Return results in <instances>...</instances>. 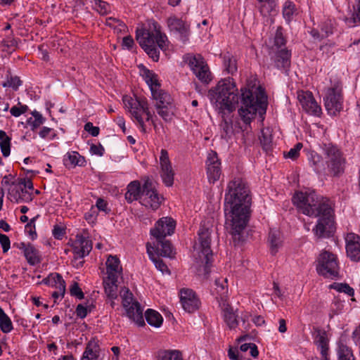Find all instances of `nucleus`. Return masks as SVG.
Returning a JSON list of instances; mask_svg holds the SVG:
<instances>
[{"instance_id":"53","label":"nucleus","mask_w":360,"mask_h":360,"mask_svg":"<svg viewBox=\"0 0 360 360\" xmlns=\"http://www.w3.org/2000/svg\"><path fill=\"white\" fill-rule=\"evenodd\" d=\"M105 25L110 27H112L115 32L119 33L124 31L126 28L125 25L119 19L109 17L105 19Z\"/></svg>"},{"instance_id":"43","label":"nucleus","mask_w":360,"mask_h":360,"mask_svg":"<svg viewBox=\"0 0 360 360\" xmlns=\"http://www.w3.org/2000/svg\"><path fill=\"white\" fill-rule=\"evenodd\" d=\"M142 76L147 84L149 86L150 91H152V89L154 90L155 89L160 87V84L158 82L157 75L153 71L147 68H143Z\"/></svg>"},{"instance_id":"49","label":"nucleus","mask_w":360,"mask_h":360,"mask_svg":"<svg viewBox=\"0 0 360 360\" xmlns=\"http://www.w3.org/2000/svg\"><path fill=\"white\" fill-rule=\"evenodd\" d=\"M260 143L262 148L265 151H269L272 147V136L269 129H263L261 131V136L259 137Z\"/></svg>"},{"instance_id":"23","label":"nucleus","mask_w":360,"mask_h":360,"mask_svg":"<svg viewBox=\"0 0 360 360\" xmlns=\"http://www.w3.org/2000/svg\"><path fill=\"white\" fill-rule=\"evenodd\" d=\"M239 94L233 79L226 78V110L232 111L238 103Z\"/></svg>"},{"instance_id":"50","label":"nucleus","mask_w":360,"mask_h":360,"mask_svg":"<svg viewBox=\"0 0 360 360\" xmlns=\"http://www.w3.org/2000/svg\"><path fill=\"white\" fill-rule=\"evenodd\" d=\"M158 114L165 121H169L173 115V103L170 105H156Z\"/></svg>"},{"instance_id":"29","label":"nucleus","mask_w":360,"mask_h":360,"mask_svg":"<svg viewBox=\"0 0 360 360\" xmlns=\"http://www.w3.org/2000/svg\"><path fill=\"white\" fill-rule=\"evenodd\" d=\"M224 281L225 280H221L220 278H216L214 281V288L212 290V295L215 297V299L219 303V306L221 309L222 316L225 318V301L224 300Z\"/></svg>"},{"instance_id":"34","label":"nucleus","mask_w":360,"mask_h":360,"mask_svg":"<svg viewBox=\"0 0 360 360\" xmlns=\"http://www.w3.org/2000/svg\"><path fill=\"white\" fill-rule=\"evenodd\" d=\"M117 281L118 278L106 276L103 280L104 290L106 295L110 300L117 297Z\"/></svg>"},{"instance_id":"8","label":"nucleus","mask_w":360,"mask_h":360,"mask_svg":"<svg viewBox=\"0 0 360 360\" xmlns=\"http://www.w3.org/2000/svg\"><path fill=\"white\" fill-rule=\"evenodd\" d=\"M212 105L221 115L222 121L225 120V79H221L216 86L208 93Z\"/></svg>"},{"instance_id":"61","label":"nucleus","mask_w":360,"mask_h":360,"mask_svg":"<svg viewBox=\"0 0 360 360\" xmlns=\"http://www.w3.org/2000/svg\"><path fill=\"white\" fill-rule=\"evenodd\" d=\"M167 37L162 34L159 29L156 30L155 46H158L160 49L163 50L167 46Z\"/></svg>"},{"instance_id":"30","label":"nucleus","mask_w":360,"mask_h":360,"mask_svg":"<svg viewBox=\"0 0 360 360\" xmlns=\"http://www.w3.org/2000/svg\"><path fill=\"white\" fill-rule=\"evenodd\" d=\"M41 283L52 288H55L57 290H59L62 292H65V282L61 275L58 273L50 274L46 278L42 280Z\"/></svg>"},{"instance_id":"42","label":"nucleus","mask_w":360,"mask_h":360,"mask_svg":"<svg viewBox=\"0 0 360 360\" xmlns=\"http://www.w3.org/2000/svg\"><path fill=\"white\" fill-rule=\"evenodd\" d=\"M147 248V253L149 256V258L154 263L156 269L161 271L162 274L169 273V270L167 266L164 263L162 259L158 255H156L153 251L150 250V248L148 245H146Z\"/></svg>"},{"instance_id":"7","label":"nucleus","mask_w":360,"mask_h":360,"mask_svg":"<svg viewBox=\"0 0 360 360\" xmlns=\"http://www.w3.org/2000/svg\"><path fill=\"white\" fill-rule=\"evenodd\" d=\"M211 231L208 227L201 225L198 231V242L195 243L194 249L198 254L197 262L204 265L206 269L212 256L210 248Z\"/></svg>"},{"instance_id":"40","label":"nucleus","mask_w":360,"mask_h":360,"mask_svg":"<svg viewBox=\"0 0 360 360\" xmlns=\"http://www.w3.org/2000/svg\"><path fill=\"white\" fill-rule=\"evenodd\" d=\"M90 6L101 15H107L111 12V6L101 0H87Z\"/></svg>"},{"instance_id":"11","label":"nucleus","mask_w":360,"mask_h":360,"mask_svg":"<svg viewBox=\"0 0 360 360\" xmlns=\"http://www.w3.org/2000/svg\"><path fill=\"white\" fill-rule=\"evenodd\" d=\"M167 26L181 42L185 44L188 41L190 27L186 22L175 16H171L167 19Z\"/></svg>"},{"instance_id":"54","label":"nucleus","mask_w":360,"mask_h":360,"mask_svg":"<svg viewBox=\"0 0 360 360\" xmlns=\"http://www.w3.org/2000/svg\"><path fill=\"white\" fill-rule=\"evenodd\" d=\"M330 288L334 289L339 292H344L349 296L354 295V290L345 283H334L330 285Z\"/></svg>"},{"instance_id":"13","label":"nucleus","mask_w":360,"mask_h":360,"mask_svg":"<svg viewBox=\"0 0 360 360\" xmlns=\"http://www.w3.org/2000/svg\"><path fill=\"white\" fill-rule=\"evenodd\" d=\"M160 176L166 186H172L174 184V171L170 162L167 150L162 149L160 156Z\"/></svg>"},{"instance_id":"20","label":"nucleus","mask_w":360,"mask_h":360,"mask_svg":"<svg viewBox=\"0 0 360 360\" xmlns=\"http://www.w3.org/2000/svg\"><path fill=\"white\" fill-rule=\"evenodd\" d=\"M104 353L101 349L98 340L92 338L86 344L81 360H103Z\"/></svg>"},{"instance_id":"33","label":"nucleus","mask_w":360,"mask_h":360,"mask_svg":"<svg viewBox=\"0 0 360 360\" xmlns=\"http://www.w3.org/2000/svg\"><path fill=\"white\" fill-rule=\"evenodd\" d=\"M63 162L66 167L72 168L76 166H83L85 160L78 152L71 151L64 156Z\"/></svg>"},{"instance_id":"22","label":"nucleus","mask_w":360,"mask_h":360,"mask_svg":"<svg viewBox=\"0 0 360 360\" xmlns=\"http://www.w3.org/2000/svg\"><path fill=\"white\" fill-rule=\"evenodd\" d=\"M272 52L274 55L271 56V59L274 60L276 68L287 70L290 66L291 52L285 47Z\"/></svg>"},{"instance_id":"46","label":"nucleus","mask_w":360,"mask_h":360,"mask_svg":"<svg viewBox=\"0 0 360 360\" xmlns=\"http://www.w3.org/2000/svg\"><path fill=\"white\" fill-rule=\"evenodd\" d=\"M0 329L4 333H8L13 329V323L10 317L5 313L0 307Z\"/></svg>"},{"instance_id":"2","label":"nucleus","mask_w":360,"mask_h":360,"mask_svg":"<svg viewBox=\"0 0 360 360\" xmlns=\"http://www.w3.org/2000/svg\"><path fill=\"white\" fill-rule=\"evenodd\" d=\"M245 181L239 176L231 180L226 188V202L230 205L232 233L240 235L250 215L251 197Z\"/></svg>"},{"instance_id":"17","label":"nucleus","mask_w":360,"mask_h":360,"mask_svg":"<svg viewBox=\"0 0 360 360\" xmlns=\"http://www.w3.org/2000/svg\"><path fill=\"white\" fill-rule=\"evenodd\" d=\"M206 165L208 180L210 183H214L221 174V162L215 152L211 151L208 153Z\"/></svg>"},{"instance_id":"9","label":"nucleus","mask_w":360,"mask_h":360,"mask_svg":"<svg viewBox=\"0 0 360 360\" xmlns=\"http://www.w3.org/2000/svg\"><path fill=\"white\" fill-rule=\"evenodd\" d=\"M189 65L193 72L201 82L208 84L212 80L209 68L200 55L194 56L191 58Z\"/></svg>"},{"instance_id":"47","label":"nucleus","mask_w":360,"mask_h":360,"mask_svg":"<svg viewBox=\"0 0 360 360\" xmlns=\"http://www.w3.org/2000/svg\"><path fill=\"white\" fill-rule=\"evenodd\" d=\"M159 360H183L182 354L179 350H162L158 352Z\"/></svg>"},{"instance_id":"27","label":"nucleus","mask_w":360,"mask_h":360,"mask_svg":"<svg viewBox=\"0 0 360 360\" xmlns=\"http://www.w3.org/2000/svg\"><path fill=\"white\" fill-rule=\"evenodd\" d=\"M127 316L129 319L132 320L139 326H143L145 324L143 308L139 302H134L131 305L124 308Z\"/></svg>"},{"instance_id":"24","label":"nucleus","mask_w":360,"mask_h":360,"mask_svg":"<svg viewBox=\"0 0 360 360\" xmlns=\"http://www.w3.org/2000/svg\"><path fill=\"white\" fill-rule=\"evenodd\" d=\"M157 243L154 247L148 244L150 248V250L155 253L156 255L159 257H165L172 258L174 255V252L173 250V248L172 244L169 240H166L164 239H156Z\"/></svg>"},{"instance_id":"60","label":"nucleus","mask_w":360,"mask_h":360,"mask_svg":"<svg viewBox=\"0 0 360 360\" xmlns=\"http://www.w3.org/2000/svg\"><path fill=\"white\" fill-rule=\"evenodd\" d=\"M13 183L29 191L34 189L33 183L32 180L28 177L18 178Z\"/></svg>"},{"instance_id":"38","label":"nucleus","mask_w":360,"mask_h":360,"mask_svg":"<svg viewBox=\"0 0 360 360\" xmlns=\"http://www.w3.org/2000/svg\"><path fill=\"white\" fill-rule=\"evenodd\" d=\"M24 256L30 265L34 266L41 262L39 251L32 245L25 250Z\"/></svg>"},{"instance_id":"45","label":"nucleus","mask_w":360,"mask_h":360,"mask_svg":"<svg viewBox=\"0 0 360 360\" xmlns=\"http://www.w3.org/2000/svg\"><path fill=\"white\" fill-rule=\"evenodd\" d=\"M297 13L295 4L290 1H285L283 6V16L288 23H290L293 16Z\"/></svg>"},{"instance_id":"35","label":"nucleus","mask_w":360,"mask_h":360,"mask_svg":"<svg viewBox=\"0 0 360 360\" xmlns=\"http://www.w3.org/2000/svg\"><path fill=\"white\" fill-rule=\"evenodd\" d=\"M151 94L153 99L156 101L155 106L173 103V99L170 94L160 89V87L154 90L152 89Z\"/></svg>"},{"instance_id":"21","label":"nucleus","mask_w":360,"mask_h":360,"mask_svg":"<svg viewBox=\"0 0 360 360\" xmlns=\"http://www.w3.org/2000/svg\"><path fill=\"white\" fill-rule=\"evenodd\" d=\"M8 190V198L14 203L30 202L33 200L32 193L23 188L17 186L14 183Z\"/></svg>"},{"instance_id":"15","label":"nucleus","mask_w":360,"mask_h":360,"mask_svg":"<svg viewBox=\"0 0 360 360\" xmlns=\"http://www.w3.org/2000/svg\"><path fill=\"white\" fill-rule=\"evenodd\" d=\"M180 300L183 309L188 313L196 311L200 304V302L195 292L188 288L181 289L180 291Z\"/></svg>"},{"instance_id":"36","label":"nucleus","mask_w":360,"mask_h":360,"mask_svg":"<svg viewBox=\"0 0 360 360\" xmlns=\"http://www.w3.org/2000/svg\"><path fill=\"white\" fill-rule=\"evenodd\" d=\"M335 350L338 360H355L352 349L342 340L337 343Z\"/></svg>"},{"instance_id":"51","label":"nucleus","mask_w":360,"mask_h":360,"mask_svg":"<svg viewBox=\"0 0 360 360\" xmlns=\"http://www.w3.org/2000/svg\"><path fill=\"white\" fill-rule=\"evenodd\" d=\"M345 22L349 27H354L360 24V0H356L352 16L347 18Z\"/></svg>"},{"instance_id":"28","label":"nucleus","mask_w":360,"mask_h":360,"mask_svg":"<svg viewBox=\"0 0 360 360\" xmlns=\"http://www.w3.org/2000/svg\"><path fill=\"white\" fill-rule=\"evenodd\" d=\"M122 272L120 262L116 256L110 255L106 261L107 276L110 278H119Z\"/></svg>"},{"instance_id":"64","label":"nucleus","mask_w":360,"mask_h":360,"mask_svg":"<svg viewBox=\"0 0 360 360\" xmlns=\"http://www.w3.org/2000/svg\"><path fill=\"white\" fill-rule=\"evenodd\" d=\"M228 356L231 360H250V359L243 356L238 349L233 347L229 348L228 351Z\"/></svg>"},{"instance_id":"44","label":"nucleus","mask_w":360,"mask_h":360,"mask_svg":"<svg viewBox=\"0 0 360 360\" xmlns=\"http://www.w3.org/2000/svg\"><path fill=\"white\" fill-rule=\"evenodd\" d=\"M31 114L32 117L27 119V124L30 127V129L32 131H34L44 123L46 119L37 110L32 111Z\"/></svg>"},{"instance_id":"48","label":"nucleus","mask_w":360,"mask_h":360,"mask_svg":"<svg viewBox=\"0 0 360 360\" xmlns=\"http://www.w3.org/2000/svg\"><path fill=\"white\" fill-rule=\"evenodd\" d=\"M0 148L4 157H8L10 155L11 138L3 130H0Z\"/></svg>"},{"instance_id":"59","label":"nucleus","mask_w":360,"mask_h":360,"mask_svg":"<svg viewBox=\"0 0 360 360\" xmlns=\"http://www.w3.org/2000/svg\"><path fill=\"white\" fill-rule=\"evenodd\" d=\"M39 135L41 139H47L49 141L53 140L57 138L56 131L50 127H44L39 132Z\"/></svg>"},{"instance_id":"63","label":"nucleus","mask_w":360,"mask_h":360,"mask_svg":"<svg viewBox=\"0 0 360 360\" xmlns=\"http://www.w3.org/2000/svg\"><path fill=\"white\" fill-rule=\"evenodd\" d=\"M226 325L230 328H233L238 325L236 315L232 311H229L226 307Z\"/></svg>"},{"instance_id":"52","label":"nucleus","mask_w":360,"mask_h":360,"mask_svg":"<svg viewBox=\"0 0 360 360\" xmlns=\"http://www.w3.org/2000/svg\"><path fill=\"white\" fill-rule=\"evenodd\" d=\"M120 293L124 308L131 305L134 302H138L137 301L134 300V295L128 288H122Z\"/></svg>"},{"instance_id":"26","label":"nucleus","mask_w":360,"mask_h":360,"mask_svg":"<svg viewBox=\"0 0 360 360\" xmlns=\"http://www.w3.org/2000/svg\"><path fill=\"white\" fill-rule=\"evenodd\" d=\"M156 30H158V28L155 26L154 32H150L148 30L136 31V40L142 49L149 46L153 47V46L155 45Z\"/></svg>"},{"instance_id":"25","label":"nucleus","mask_w":360,"mask_h":360,"mask_svg":"<svg viewBox=\"0 0 360 360\" xmlns=\"http://www.w3.org/2000/svg\"><path fill=\"white\" fill-rule=\"evenodd\" d=\"M314 342L320 350L321 355V360H330L328 354V340L326 333L321 330H316L314 335Z\"/></svg>"},{"instance_id":"62","label":"nucleus","mask_w":360,"mask_h":360,"mask_svg":"<svg viewBox=\"0 0 360 360\" xmlns=\"http://www.w3.org/2000/svg\"><path fill=\"white\" fill-rule=\"evenodd\" d=\"M28 106L26 105H22L20 103H18V105L13 106L10 109V112L11 115L15 117H18L21 115L25 113L28 110Z\"/></svg>"},{"instance_id":"32","label":"nucleus","mask_w":360,"mask_h":360,"mask_svg":"<svg viewBox=\"0 0 360 360\" xmlns=\"http://www.w3.org/2000/svg\"><path fill=\"white\" fill-rule=\"evenodd\" d=\"M127 192L125 193V199L128 202H132L137 200L141 195V184L139 181H133L130 182L127 187Z\"/></svg>"},{"instance_id":"39","label":"nucleus","mask_w":360,"mask_h":360,"mask_svg":"<svg viewBox=\"0 0 360 360\" xmlns=\"http://www.w3.org/2000/svg\"><path fill=\"white\" fill-rule=\"evenodd\" d=\"M148 323L155 328H159L162 323L163 319L161 314L155 310L148 309L145 313Z\"/></svg>"},{"instance_id":"16","label":"nucleus","mask_w":360,"mask_h":360,"mask_svg":"<svg viewBox=\"0 0 360 360\" xmlns=\"http://www.w3.org/2000/svg\"><path fill=\"white\" fill-rule=\"evenodd\" d=\"M297 98L303 110L307 113L319 116L321 112V108L315 101L312 93L309 91H301L298 93Z\"/></svg>"},{"instance_id":"19","label":"nucleus","mask_w":360,"mask_h":360,"mask_svg":"<svg viewBox=\"0 0 360 360\" xmlns=\"http://www.w3.org/2000/svg\"><path fill=\"white\" fill-rule=\"evenodd\" d=\"M92 250V243L82 235H77L73 245L74 258L82 259Z\"/></svg>"},{"instance_id":"55","label":"nucleus","mask_w":360,"mask_h":360,"mask_svg":"<svg viewBox=\"0 0 360 360\" xmlns=\"http://www.w3.org/2000/svg\"><path fill=\"white\" fill-rule=\"evenodd\" d=\"M285 39L283 35L281 28H278L274 37V43L272 46V51L283 49L285 45Z\"/></svg>"},{"instance_id":"14","label":"nucleus","mask_w":360,"mask_h":360,"mask_svg":"<svg viewBox=\"0 0 360 360\" xmlns=\"http://www.w3.org/2000/svg\"><path fill=\"white\" fill-rule=\"evenodd\" d=\"M347 257L353 262L360 261V236L349 233L345 238Z\"/></svg>"},{"instance_id":"10","label":"nucleus","mask_w":360,"mask_h":360,"mask_svg":"<svg viewBox=\"0 0 360 360\" xmlns=\"http://www.w3.org/2000/svg\"><path fill=\"white\" fill-rule=\"evenodd\" d=\"M176 227V221L169 217L160 218L151 229L150 234L156 239H164L167 236L174 233Z\"/></svg>"},{"instance_id":"37","label":"nucleus","mask_w":360,"mask_h":360,"mask_svg":"<svg viewBox=\"0 0 360 360\" xmlns=\"http://www.w3.org/2000/svg\"><path fill=\"white\" fill-rule=\"evenodd\" d=\"M269 242L271 254H276L282 245L281 235L278 230L271 229L269 234Z\"/></svg>"},{"instance_id":"12","label":"nucleus","mask_w":360,"mask_h":360,"mask_svg":"<svg viewBox=\"0 0 360 360\" xmlns=\"http://www.w3.org/2000/svg\"><path fill=\"white\" fill-rule=\"evenodd\" d=\"M324 102L328 111L332 113L340 111L342 108V89L338 85L329 88L324 98Z\"/></svg>"},{"instance_id":"6","label":"nucleus","mask_w":360,"mask_h":360,"mask_svg":"<svg viewBox=\"0 0 360 360\" xmlns=\"http://www.w3.org/2000/svg\"><path fill=\"white\" fill-rule=\"evenodd\" d=\"M316 269L318 274L324 278H338L340 271L338 256L327 250L322 251L318 257Z\"/></svg>"},{"instance_id":"41","label":"nucleus","mask_w":360,"mask_h":360,"mask_svg":"<svg viewBox=\"0 0 360 360\" xmlns=\"http://www.w3.org/2000/svg\"><path fill=\"white\" fill-rule=\"evenodd\" d=\"M18 39H15L12 32H10L1 41L3 51L8 53L13 52L18 47Z\"/></svg>"},{"instance_id":"5","label":"nucleus","mask_w":360,"mask_h":360,"mask_svg":"<svg viewBox=\"0 0 360 360\" xmlns=\"http://www.w3.org/2000/svg\"><path fill=\"white\" fill-rule=\"evenodd\" d=\"M123 102L132 117L139 124L141 131L145 132L146 127L143 115L146 116V121H150L152 119V114L149 110L147 100L141 98H133L126 96L123 97Z\"/></svg>"},{"instance_id":"31","label":"nucleus","mask_w":360,"mask_h":360,"mask_svg":"<svg viewBox=\"0 0 360 360\" xmlns=\"http://www.w3.org/2000/svg\"><path fill=\"white\" fill-rule=\"evenodd\" d=\"M320 27V31L317 30H312L311 32V35L314 38L323 39L328 37L333 32V22L331 20L327 19L322 22Z\"/></svg>"},{"instance_id":"18","label":"nucleus","mask_w":360,"mask_h":360,"mask_svg":"<svg viewBox=\"0 0 360 360\" xmlns=\"http://www.w3.org/2000/svg\"><path fill=\"white\" fill-rule=\"evenodd\" d=\"M143 194L144 198L142 204L150 207L153 210H157L162 200V198L158 195L157 191L151 186V184L146 182L143 186Z\"/></svg>"},{"instance_id":"56","label":"nucleus","mask_w":360,"mask_h":360,"mask_svg":"<svg viewBox=\"0 0 360 360\" xmlns=\"http://www.w3.org/2000/svg\"><path fill=\"white\" fill-rule=\"evenodd\" d=\"M22 82L20 77L17 76L7 77L6 81L1 83L3 87H11L14 91H17L20 86H21Z\"/></svg>"},{"instance_id":"4","label":"nucleus","mask_w":360,"mask_h":360,"mask_svg":"<svg viewBox=\"0 0 360 360\" xmlns=\"http://www.w3.org/2000/svg\"><path fill=\"white\" fill-rule=\"evenodd\" d=\"M241 96L242 106L238 110V114L243 122L249 125L257 114L263 122L267 108V96L264 89L259 86L255 91L245 90Z\"/></svg>"},{"instance_id":"1","label":"nucleus","mask_w":360,"mask_h":360,"mask_svg":"<svg viewBox=\"0 0 360 360\" xmlns=\"http://www.w3.org/2000/svg\"><path fill=\"white\" fill-rule=\"evenodd\" d=\"M292 202L304 214L318 218L317 223L312 229L316 237L328 238L334 233V212L329 199L319 195L314 191H300L295 193Z\"/></svg>"},{"instance_id":"3","label":"nucleus","mask_w":360,"mask_h":360,"mask_svg":"<svg viewBox=\"0 0 360 360\" xmlns=\"http://www.w3.org/2000/svg\"><path fill=\"white\" fill-rule=\"evenodd\" d=\"M323 158L314 151L309 153L308 160L310 165L316 173H323L326 170L333 175L342 174L345 169V159L340 150L332 143H324L322 146Z\"/></svg>"},{"instance_id":"57","label":"nucleus","mask_w":360,"mask_h":360,"mask_svg":"<svg viewBox=\"0 0 360 360\" xmlns=\"http://www.w3.org/2000/svg\"><path fill=\"white\" fill-rule=\"evenodd\" d=\"M38 216L33 217L25 226V232L32 240H34L37 237L35 227V221Z\"/></svg>"},{"instance_id":"58","label":"nucleus","mask_w":360,"mask_h":360,"mask_svg":"<svg viewBox=\"0 0 360 360\" xmlns=\"http://www.w3.org/2000/svg\"><path fill=\"white\" fill-rule=\"evenodd\" d=\"M250 350V354L253 358H257L259 355L257 346L255 343H244L240 346V352H246Z\"/></svg>"}]
</instances>
